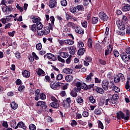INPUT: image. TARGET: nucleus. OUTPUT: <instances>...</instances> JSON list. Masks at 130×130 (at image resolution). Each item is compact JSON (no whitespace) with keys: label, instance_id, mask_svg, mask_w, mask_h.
Wrapping results in <instances>:
<instances>
[{"label":"nucleus","instance_id":"ea45409f","mask_svg":"<svg viewBox=\"0 0 130 130\" xmlns=\"http://www.w3.org/2000/svg\"><path fill=\"white\" fill-rule=\"evenodd\" d=\"M58 42L61 46H62V45L66 44V40H58Z\"/></svg>","mask_w":130,"mask_h":130},{"label":"nucleus","instance_id":"a18cd8bd","mask_svg":"<svg viewBox=\"0 0 130 130\" xmlns=\"http://www.w3.org/2000/svg\"><path fill=\"white\" fill-rule=\"evenodd\" d=\"M30 29L33 32H36V30H37L36 24H33L32 25H31L30 27Z\"/></svg>","mask_w":130,"mask_h":130},{"label":"nucleus","instance_id":"13d9d810","mask_svg":"<svg viewBox=\"0 0 130 130\" xmlns=\"http://www.w3.org/2000/svg\"><path fill=\"white\" fill-rule=\"evenodd\" d=\"M13 17H14L13 14H11L10 15L7 16L6 17V19L7 22H10V21H11V20L12 19V18H13Z\"/></svg>","mask_w":130,"mask_h":130},{"label":"nucleus","instance_id":"338daca9","mask_svg":"<svg viewBox=\"0 0 130 130\" xmlns=\"http://www.w3.org/2000/svg\"><path fill=\"white\" fill-rule=\"evenodd\" d=\"M78 45L79 48H83V47H84V43H83L82 42L79 41L78 43Z\"/></svg>","mask_w":130,"mask_h":130},{"label":"nucleus","instance_id":"052dcab7","mask_svg":"<svg viewBox=\"0 0 130 130\" xmlns=\"http://www.w3.org/2000/svg\"><path fill=\"white\" fill-rule=\"evenodd\" d=\"M99 63L102 64V66H105V64H106V61L104 60L103 59H100L99 60Z\"/></svg>","mask_w":130,"mask_h":130},{"label":"nucleus","instance_id":"6e6552de","mask_svg":"<svg viewBox=\"0 0 130 130\" xmlns=\"http://www.w3.org/2000/svg\"><path fill=\"white\" fill-rule=\"evenodd\" d=\"M57 6V2L56 0H50L49 1V7L50 9H54V8H56Z\"/></svg>","mask_w":130,"mask_h":130},{"label":"nucleus","instance_id":"49530a36","mask_svg":"<svg viewBox=\"0 0 130 130\" xmlns=\"http://www.w3.org/2000/svg\"><path fill=\"white\" fill-rule=\"evenodd\" d=\"M98 123L99 128H101V129H103V128H104V126H103V123H102V122H101V121L99 120Z\"/></svg>","mask_w":130,"mask_h":130},{"label":"nucleus","instance_id":"6e6d98bb","mask_svg":"<svg viewBox=\"0 0 130 130\" xmlns=\"http://www.w3.org/2000/svg\"><path fill=\"white\" fill-rule=\"evenodd\" d=\"M29 128L30 130H36V126L34 124H30L29 125Z\"/></svg>","mask_w":130,"mask_h":130},{"label":"nucleus","instance_id":"7ed1b4c3","mask_svg":"<svg viewBox=\"0 0 130 130\" xmlns=\"http://www.w3.org/2000/svg\"><path fill=\"white\" fill-rule=\"evenodd\" d=\"M99 15L100 19L105 22L108 21V19H109V17H108V16L103 12H100Z\"/></svg>","mask_w":130,"mask_h":130},{"label":"nucleus","instance_id":"4c0bfd02","mask_svg":"<svg viewBox=\"0 0 130 130\" xmlns=\"http://www.w3.org/2000/svg\"><path fill=\"white\" fill-rule=\"evenodd\" d=\"M70 95L74 98H76V97H77V92L73 89L71 91Z\"/></svg>","mask_w":130,"mask_h":130},{"label":"nucleus","instance_id":"37998d69","mask_svg":"<svg viewBox=\"0 0 130 130\" xmlns=\"http://www.w3.org/2000/svg\"><path fill=\"white\" fill-rule=\"evenodd\" d=\"M37 50H41L42 48V44L41 43L37 44L36 45Z\"/></svg>","mask_w":130,"mask_h":130},{"label":"nucleus","instance_id":"4d7b16f0","mask_svg":"<svg viewBox=\"0 0 130 130\" xmlns=\"http://www.w3.org/2000/svg\"><path fill=\"white\" fill-rule=\"evenodd\" d=\"M57 59H58V61H60V62H62V63H64L66 62L64 59H63L62 58H61L60 55L57 56Z\"/></svg>","mask_w":130,"mask_h":130},{"label":"nucleus","instance_id":"f257e3e1","mask_svg":"<svg viewBox=\"0 0 130 130\" xmlns=\"http://www.w3.org/2000/svg\"><path fill=\"white\" fill-rule=\"evenodd\" d=\"M37 32L39 36H42L43 35H47V34H49L50 29H49V27L47 26L44 27L43 30H37Z\"/></svg>","mask_w":130,"mask_h":130},{"label":"nucleus","instance_id":"72a5a7b5","mask_svg":"<svg viewBox=\"0 0 130 130\" xmlns=\"http://www.w3.org/2000/svg\"><path fill=\"white\" fill-rule=\"evenodd\" d=\"M94 113L96 115H100L102 113V109L98 108L94 110Z\"/></svg>","mask_w":130,"mask_h":130},{"label":"nucleus","instance_id":"f8f14e48","mask_svg":"<svg viewBox=\"0 0 130 130\" xmlns=\"http://www.w3.org/2000/svg\"><path fill=\"white\" fill-rule=\"evenodd\" d=\"M68 49L71 55H74L75 53H76V50H77V48L75 47V46H73L68 47Z\"/></svg>","mask_w":130,"mask_h":130},{"label":"nucleus","instance_id":"aec40b11","mask_svg":"<svg viewBox=\"0 0 130 130\" xmlns=\"http://www.w3.org/2000/svg\"><path fill=\"white\" fill-rule=\"evenodd\" d=\"M74 80V77L72 75H67L65 77V80L67 83H71Z\"/></svg>","mask_w":130,"mask_h":130},{"label":"nucleus","instance_id":"ddd939ff","mask_svg":"<svg viewBox=\"0 0 130 130\" xmlns=\"http://www.w3.org/2000/svg\"><path fill=\"white\" fill-rule=\"evenodd\" d=\"M46 57L49 59H51V60H53V61H54V60H56V56L50 53H48L47 55H44V58Z\"/></svg>","mask_w":130,"mask_h":130},{"label":"nucleus","instance_id":"9d476101","mask_svg":"<svg viewBox=\"0 0 130 130\" xmlns=\"http://www.w3.org/2000/svg\"><path fill=\"white\" fill-rule=\"evenodd\" d=\"M117 118L118 119H124V120H127V119H125V114H124L122 111H119L117 113Z\"/></svg>","mask_w":130,"mask_h":130},{"label":"nucleus","instance_id":"cd10ccee","mask_svg":"<svg viewBox=\"0 0 130 130\" xmlns=\"http://www.w3.org/2000/svg\"><path fill=\"white\" fill-rule=\"evenodd\" d=\"M2 10L4 13H7V12H11V7H8L5 5L2 8Z\"/></svg>","mask_w":130,"mask_h":130},{"label":"nucleus","instance_id":"a211bd4d","mask_svg":"<svg viewBox=\"0 0 130 130\" xmlns=\"http://www.w3.org/2000/svg\"><path fill=\"white\" fill-rule=\"evenodd\" d=\"M22 75L24 78H26V79H28V78L30 77V76H31V74L30 73V72L27 70H24L22 72Z\"/></svg>","mask_w":130,"mask_h":130},{"label":"nucleus","instance_id":"c03bdc74","mask_svg":"<svg viewBox=\"0 0 130 130\" xmlns=\"http://www.w3.org/2000/svg\"><path fill=\"white\" fill-rule=\"evenodd\" d=\"M121 21L122 23H123L124 24L127 23V17L123 15L122 17V20Z\"/></svg>","mask_w":130,"mask_h":130},{"label":"nucleus","instance_id":"de8ad7c7","mask_svg":"<svg viewBox=\"0 0 130 130\" xmlns=\"http://www.w3.org/2000/svg\"><path fill=\"white\" fill-rule=\"evenodd\" d=\"M60 4L62 7H67V5H68V2H67V0H61L60 1Z\"/></svg>","mask_w":130,"mask_h":130},{"label":"nucleus","instance_id":"393cba45","mask_svg":"<svg viewBox=\"0 0 130 130\" xmlns=\"http://www.w3.org/2000/svg\"><path fill=\"white\" fill-rule=\"evenodd\" d=\"M18 127H20V128H23V129H26V127L25 125V124L23 122H19L17 124V128Z\"/></svg>","mask_w":130,"mask_h":130},{"label":"nucleus","instance_id":"39448f33","mask_svg":"<svg viewBox=\"0 0 130 130\" xmlns=\"http://www.w3.org/2000/svg\"><path fill=\"white\" fill-rule=\"evenodd\" d=\"M63 85H64V83L58 82L56 83H55L51 84L50 87L51 89H53V90H56L58 87H61L63 86Z\"/></svg>","mask_w":130,"mask_h":130},{"label":"nucleus","instance_id":"b1692460","mask_svg":"<svg viewBox=\"0 0 130 130\" xmlns=\"http://www.w3.org/2000/svg\"><path fill=\"white\" fill-rule=\"evenodd\" d=\"M50 106L53 108H58L59 107V104H58V102H52L50 104Z\"/></svg>","mask_w":130,"mask_h":130},{"label":"nucleus","instance_id":"0e129e2a","mask_svg":"<svg viewBox=\"0 0 130 130\" xmlns=\"http://www.w3.org/2000/svg\"><path fill=\"white\" fill-rule=\"evenodd\" d=\"M77 124H78V122H77V121L73 120L72 121H71V125L72 126H76V125H77Z\"/></svg>","mask_w":130,"mask_h":130},{"label":"nucleus","instance_id":"2eb2a0df","mask_svg":"<svg viewBox=\"0 0 130 130\" xmlns=\"http://www.w3.org/2000/svg\"><path fill=\"white\" fill-rule=\"evenodd\" d=\"M36 72L38 75V76H39L40 77H44V76H45V72L44 71L42 70L41 68H38L36 70Z\"/></svg>","mask_w":130,"mask_h":130},{"label":"nucleus","instance_id":"dca6fc26","mask_svg":"<svg viewBox=\"0 0 130 130\" xmlns=\"http://www.w3.org/2000/svg\"><path fill=\"white\" fill-rule=\"evenodd\" d=\"M120 56L122 59L123 61H124V62H128V58L127 56V55L126 53L123 52L120 55Z\"/></svg>","mask_w":130,"mask_h":130},{"label":"nucleus","instance_id":"c85d7f7f","mask_svg":"<svg viewBox=\"0 0 130 130\" xmlns=\"http://www.w3.org/2000/svg\"><path fill=\"white\" fill-rule=\"evenodd\" d=\"M59 54L63 57V58H67V57H69V53L64 52H60Z\"/></svg>","mask_w":130,"mask_h":130},{"label":"nucleus","instance_id":"e433bc0d","mask_svg":"<svg viewBox=\"0 0 130 130\" xmlns=\"http://www.w3.org/2000/svg\"><path fill=\"white\" fill-rule=\"evenodd\" d=\"M40 21H41L40 17L36 18L32 20V23H34V24H37L41 22Z\"/></svg>","mask_w":130,"mask_h":130},{"label":"nucleus","instance_id":"20e7f679","mask_svg":"<svg viewBox=\"0 0 130 130\" xmlns=\"http://www.w3.org/2000/svg\"><path fill=\"white\" fill-rule=\"evenodd\" d=\"M71 103H72V99L71 98H68L66 99V100L63 102L62 105L65 108H68V107H70Z\"/></svg>","mask_w":130,"mask_h":130},{"label":"nucleus","instance_id":"4468645a","mask_svg":"<svg viewBox=\"0 0 130 130\" xmlns=\"http://www.w3.org/2000/svg\"><path fill=\"white\" fill-rule=\"evenodd\" d=\"M113 48V46L112 45H111V44H110L105 50V55L107 56L108 54H109V53H111Z\"/></svg>","mask_w":130,"mask_h":130},{"label":"nucleus","instance_id":"7c9ffc66","mask_svg":"<svg viewBox=\"0 0 130 130\" xmlns=\"http://www.w3.org/2000/svg\"><path fill=\"white\" fill-rule=\"evenodd\" d=\"M46 111V109H44V108H41L40 107H38L37 109V113L38 114H41V112H42L43 111Z\"/></svg>","mask_w":130,"mask_h":130},{"label":"nucleus","instance_id":"a878e982","mask_svg":"<svg viewBox=\"0 0 130 130\" xmlns=\"http://www.w3.org/2000/svg\"><path fill=\"white\" fill-rule=\"evenodd\" d=\"M117 76L121 82H124L125 81V77H124V75L122 73H118Z\"/></svg>","mask_w":130,"mask_h":130},{"label":"nucleus","instance_id":"bb28decb","mask_svg":"<svg viewBox=\"0 0 130 130\" xmlns=\"http://www.w3.org/2000/svg\"><path fill=\"white\" fill-rule=\"evenodd\" d=\"M39 95H40V90L37 89L35 93V100L36 101H38L39 100Z\"/></svg>","mask_w":130,"mask_h":130},{"label":"nucleus","instance_id":"bf43d9fd","mask_svg":"<svg viewBox=\"0 0 130 130\" xmlns=\"http://www.w3.org/2000/svg\"><path fill=\"white\" fill-rule=\"evenodd\" d=\"M81 24L83 28H87V26H88V22L86 21H82Z\"/></svg>","mask_w":130,"mask_h":130},{"label":"nucleus","instance_id":"c756f323","mask_svg":"<svg viewBox=\"0 0 130 130\" xmlns=\"http://www.w3.org/2000/svg\"><path fill=\"white\" fill-rule=\"evenodd\" d=\"M77 24L72 22H69L67 24V27H68L69 28H73V29H75V26Z\"/></svg>","mask_w":130,"mask_h":130},{"label":"nucleus","instance_id":"e2e57ef3","mask_svg":"<svg viewBox=\"0 0 130 130\" xmlns=\"http://www.w3.org/2000/svg\"><path fill=\"white\" fill-rule=\"evenodd\" d=\"M82 116H83V117H88V116H89V112L86 111H83Z\"/></svg>","mask_w":130,"mask_h":130},{"label":"nucleus","instance_id":"5fc2aeb1","mask_svg":"<svg viewBox=\"0 0 130 130\" xmlns=\"http://www.w3.org/2000/svg\"><path fill=\"white\" fill-rule=\"evenodd\" d=\"M113 90H114V91H115L116 93H118L120 92V89L116 86H114V87L113 88Z\"/></svg>","mask_w":130,"mask_h":130},{"label":"nucleus","instance_id":"c9c22d12","mask_svg":"<svg viewBox=\"0 0 130 130\" xmlns=\"http://www.w3.org/2000/svg\"><path fill=\"white\" fill-rule=\"evenodd\" d=\"M99 21V18L98 17H92L91 19L92 24H97Z\"/></svg>","mask_w":130,"mask_h":130},{"label":"nucleus","instance_id":"603ef678","mask_svg":"<svg viewBox=\"0 0 130 130\" xmlns=\"http://www.w3.org/2000/svg\"><path fill=\"white\" fill-rule=\"evenodd\" d=\"M70 12L73 14H76V13H77V8H76L75 7L71 8Z\"/></svg>","mask_w":130,"mask_h":130},{"label":"nucleus","instance_id":"8fccbe9b","mask_svg":"<svg viewBox=\"0 0 130 130\" xmlns=\"http://www.w3.org/2000/svg\"><path fill=\"white\" fill-rule=\"evenodd\" d=\"M114 81L116 84H118L120 82L119 78L117 75L116 77H114Z\"/></svg>","mask_w":130,"mask_h":130},{"label":"nucleus","instance_id":"473e14b6","mask_svg":"<svg viewBox=\"0 0 130 130\" xmlns=\"http://www.w3.org/2000/svg\"><path fill=\"white\" fill-rule=\"evenodd\" d=\"M95 91L99 94H103L104 93V90L100 87H96Z\"/></svg>","mask_w":130,"mask_h":130},{"label":"nucleus","instance_id":"f03ea898","mask_svg":"<svg viewBox=\"0 0 130 130\" xmlns=\"http://www.w3.org/2000/svg\"><path fill=\"white\" fill-rule=\"evenodd\" d=\"M116 24L119 30L123 31V30L125 29V23H123V22H122L120 20L116 21Z\"/></svg>","mask_w":130,"mask_h":130},{"label":"nucleus","instance_id":"4be33fe9","mask_svg":"<svg viewBox=\"0 0 130 130\" xmlns=\"http://www.w3.org/2000/svg\"><path fill=\"white\" fill-rule=\"evenodd\" d=\"M62 72L63 73H64V74H67L68 75H70L73 73V70L69 68H64Z\"/></svg>","mask_w":130,"mask_h":130},{"label":"nucleus","instance_id":"1a4fd4ad","mask_svg":"<svg viewBox=\"0 0 130 130\" xmlns=\"http://www.w3.org/2000/svg\"><path fill=\"white\" fill-rule=\"evenodd\" d=\"M75 86L77 87L81 88L82 89H83L84 90H87V84H85V83L82 84L80 82L78 81L76 83Z\"/></svg>","mask_w":130,"mask_h":130},{"label":"nucleus","instance_id":"58836bf2","mask_svg":"<svg viewBox=\"0 0 130 130\" xmlns=\"http://www.w3.org/2000/svg\"><path fill=\"white\" fill-rule=\"evenodd\" d=\"M76 101H77V103L81 104V103H83V102H84V100H83L82 97L78 96L76 98Z\"/></svg>","mask_w":130,"mask_h":130},{"label":"nucleus","instance_id":"864d4df0","mask_svg":"<svg viewBox=\"0 0 130 130\" xmlns=\"http://www.w3.org/2000/svg\"><path fill=\"white\" fill-rule=\"evenodd\" d=\"M40 95V99H41V100H45L46 99V95H45V94L43 93H41Z\"/></svg>","mask_w":130,"mask_h":130},{"label":"nucleus","instance_id":"774afa93","mask_svg":"<svg viewBox=\"0 0 130 130\" xmlns=\"http://www.w3.org/2000/svg\"><path fill=\"white\" fill-rule=\"evenodd\" d=\"M88 44L89 48H91L92 47V39H91V38L88 39Z\"/></svg>","mask_w":130,"mask_h":130},{"label":"nucleus","instance_id":"f704fd0d","mask_svg":"<svg viewBox=\"0 0 130 130\" xmlns=\"http://www.w3.org/2000/svg\"><path fill=\"white\" fill-rule=\"evenodd\" d=\"M36 26H37V31H41L40 30H42V28H43V25H42V23H41V22L37 24Z\"/></svg>","mask_w":130,"mask_h":130},{"label":"nucleus","instance_id":"5701e85b","mask_svg":"<svg viewBox=\"0 0 130 130\" xmlns=\"http://www.w3.org/2000/svg\"><path fill=\"white\" fill-rule=\"evenodd\" d=\"M11 107L14 110H16L18 108V104L15 102H12L10 104Z\"/></svg>","mask_w":130,"mask_h":130},{"label":"nucleus","instance_id":"2f4dec72","mask_svg":"<svg viewBox=\"0 0 130 130\" xmlns=\"http://www.w3.org/2000/svg\"><path fill=\"white\" fill-rule=\"evenodd\" d=\"M85 48H80L77 52L78 55H83L85 53Z\"/></svg>","mask_w":130,"mask_h":130},{"label":"nucleus","instance_id":"6ab92c4d","mask_svg":"<svg viewBox=\"0 0 130 130\" xmlns=\"http://www.w3.org/2000/svg\"><path fill=\"white\" fill-rule=\"evenodd\" d=\"M123 112H125L126 113L125 119L128 120L129 119L130 113L129 110L128 109H126L125 108L123 109Z\"/></svg>","mask_w":130,"mask_h":130},{"label":"nucleus","instance_id":"0eeeda50","mask_svg":"<svg viewBox=\"0 0 130 130\" xmlns=\"http://www.w3.org/2000/svg\"><path fill=\"white\" fill-rule=\"evenodd\" d=\"M74 29L76 33H78V34H80V35L84 34V29L77 24L75 26Z\"/></svg>","mask_w":130,"mask_h":130},{"label":"nucleus","instance_id":"680f3d73","mask_svg":"<svg viewBox=\"0 0 130 130\" xmlns=\"http://www.w3.org/2000/svg\"><path fill=\"white\" fill-rule=\"evenodd\" d=\"M76 9L79 11H83V9H84V6L82 5H78L76 6Z\"/></svg>","mask_w":130,"mask_h":130},{"label":"nucleus","instance_id":"79ce46f5","mask_svg":"<svg viewBox=\"0 0 130 130\" xmlns=\"http://www.w3.org/2000/svg\"><path fill=\"white\" fill-rule=\"evenodd\" d=\"M110 105H116L117 104V101L114 99H110Z\"/></svg>","mask_w":130,"mask_h":130},{"label":"nucleus","instance_id":"412c9836","mask_svg":"<svg viewBox=\"0 0 130 130\" xmlns=\"http://www.w3.org/2000/svg\"><path fill=\"white\" fill-rule=\"evenodd\" d=\"M10 125L13 128H15V129H17L18 128V125H17V122L16 121L12 120L10 121Z\"/></svg>","mask_w":130,"mask_h":130},{"label":"nucleus","instance_id":"f3484780","mask_svg":"<svg viewBox=\"0 0 130 130\" xmlns=\"http://www.w3.org/2000/svg\"><path fill=\"white\" fill-rule=\"evenodd\" d=\"M122 11L123 12H128L130 11V5L128 4H124L122 6Z\"/></svg>","mask_w":130,"mask_h":130},{"label":"nucleus","instance_id":"9b49d317","mask_svg":"<svg viewBox=\"0 0 130 130\" xmlns=\"http://www.w3.org/2000/svg\"><path fill=\"white\" fill-rule=\"evenodd\" d=\"M37 106L39 107L40 106V107L42 108H44V109H46L47 106H46V103L44 102L43 101H38L37 102Z\"/></svg>","mask_w":130,"mask_h":130},{"label":"nucleus","instance_id":"3c124183","mask_svg":"<svg viewBox=\"0 0 130 130\" xmlns=\"http://www.w3.org/2000/svg\"><path fill=\"white\" fill-rule=\"evenodd\" d=\"M89 100L92 103V104H94L96 101L95 100V99H94V96H90L89 97Z\"/></svg>","mask_w":130,"mask_h":130},{"label":"nucleus","instance_id":"423d86ee","mask_svg":"<svg viewBox=\"0 0 130 130\" xmlns=\"http://www.w3.org/2000/svg\"><path fill=\"white\" fill-rule=\"evenodd\" d=\"M109 85V81L107 80H105L102 82V86L105 91L108 90V86Z\"/></svg>","mask_w":130,"mask_h":130},{"label":"nucleus","instance_id":"69168bd1","mask_svg":"<svg viewBox=\"0 0 130 130\" xmlns=\"http://www.w3.org/2000/svg\"><path fill=\"white\" fill-rule=\"evenodd\" d=\"M114 55L115 56V57H118L119 56V52L118 51L115 50L113 51Z\"/></svg>","mask_w":130,"mask_h":130},{"label":"nucleus","instance_id":"a19ab883","mask_svg":"<svg viewBox=\"0 0 130 130\" xmlns=\"http://www.w3.org/2000/svg\"><path fill=\"white\" fill-rule=\"evenodd\" d=\"M63 78V75L61 74H58L56 77V81H60Z\"/></svg>","mask_w":130,"mask_h":130},{"label":"nucleus","instance_id":"09e8293b","mask_svg":"<svg viewBox=\"0 0 130 130\" xmlns=\"http://www.w3.org/2000/svg\"><path fill=\"white\" fill-rule=\"evenodd\" d=\"M66 44H68V45H73V44H74V41L71 39L66 40Z\"/></svg>","mask_w":130,"mask_h":130}]
</instances>
